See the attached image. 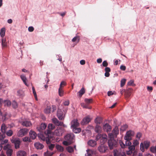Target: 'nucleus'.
Here are the masks:
<instances>
[{
    "mask_svg": "<svg viewBox=\"0 0 156 156\" xmlns=\"http://www.w3.org/2000/svg\"><path fill=\"white\" fill-rule=\"evenodd\" d=\"M45 133L46 134V136H44L43 134H38V136L43 140H45L47 144L50 143V141L53 140V136H51V131L49 130H47L45 131Z\"/></svg>",
    "mask_w": 156,
    "mask_h": 156,
    "instance_id": "1",
    "label": "nucleus"
},
{
    "mask_svg": "<svg viewBox=\"0 0 156 156\" xmlns=\"http://www.w3.org/2000/svg\"><path fill=\"white\" fill-rule=\"evenodd\" d=\"M74 136L73 134H68L66 135L65 137V141H64L63 144L65 145H68L73 143Z\"/></svg>",
    "mask_w": 156,
    "mask_h": 156,
    "instance_id": "2",
    "label": "nucleus"
},
{
    "mask_svg": "<svg viewBox=\"0 0 156 156\" xmlns=\"http://www.w3.org/2000/svg\"><path fill=\"white\" fill-rule=\"evenodd\" d=\"M150 141L148 140L144 141L143 143H141L140 145V148L141 151L144 152L145 151V148L147 149L150 146Z\"/></svg>",
    "mask_w": 156,
    "mask_h": 156,
    "instance_id": "3",
    "label": "nucleus"
},
{
    "mask_svg": "<svg viewBox=\"0 0 156 156\" xmlns=\"http://www.w3.org/2000/svg\"><path fill=\"white\" fill-rule=\"evenodd\" d=\"M7 128V127L5 124L3 123L1 126V130L2 133H0V138L3 139L5 137L6 131Z\"/></svg>",
    "mask_w": 156,
    "mask_h": 156,
    "instance_id": "4",
    "label": "nucleus"
},
{
    "mask_svg": "<svg viewBox=\"0 0 156 156\" xmlns=\"http://www.w3.org/2000/svg\"><path fill=\"white\" fill-rule=\"evenodd\" d=\"M98 149L100 153H105L108 150V146L104 144H101L99 145Z\"/></svg>",
    "mask_w": 156,
    "mask_h": 156,
    "instance_id": "5",
    "label": "nucleus"
},
{
    "mask_svg": "<svg viewBox=\"0 0 156 156\" xmlns=\"http://www.w3.org/2000/svg\"><path fill=\"white\" fill-rule=\"evenodd\" d=\"M28 130L27 128H23L20 129L17 135L19 137H22L26 135L28 133Z\"/></svg>",
    "mask_w": 156,
    "mask_h": 156,
    "instance_id": "6",
    "label": "nucleus"
},
{
    "mask_svg": "<svg viewBox=\"0 0 156 156\" xmlns=\"http://www.w3.org/2000/svg\"><path fill=\"white\" fill-rule=\"evenodd\" d=\"M108 144L110 149L111 150L113 149L114 147H116L117 143L114 139H110L108 140Z\"/></svg>",
    "mask_w": 156,
    "mask_h": 156,
    "instance_id": "7",
    "label": "nucleus"
},
{
    "mask_svg": "<svg viewBox=\"0 0 156 156\" xmlns=\"http://www.w3.org/2000/svg\"><path fill=\"white\" fill-rule=\"evenodd\" d=\"M11 141L12 143L14 144L16 149H17L20 147V141L19 139H16L12 137V139L11 140Z\"/></svg>",
    "mask_w": 156,
    "mask_h": 156,
    "instance_id": "8",
    "label": "nucleus"
},
{
    "mask_svg": "<svg viewBox=\"0 0 156 156\" xmlns=\"http://www.w3.org/2000/svg\"><path fill=\"white\" fill-rule=\"evenodd\" d=\"M134 135V132L132 130H129L126 133V135L124 136V139L125 140H131L132 137Z\"/></svg>",
    "mask_w": 156,
    "mask_h": 156,
    "instance_id": "9",
    "label": "nucleus"
},
{
    "mask_svg": "<svg viewBox=\"0 0 156 156\" xmlns=\"http://www.w3.org/2000/svg\"><path fill=\"white\" fill-rule=\"evenodd\" d=\"M57 116L58 119L61 120H63L65 118V115L60 109H58L57 112Z\"/></svg>",
    "mask_w": 156,
    "mask_h": 156,
    "instance_id": "10",
    "label": "nucleus"
},
{
    "mask_svg": "<svg viewBox=\"0 0 156 156\" xmlns=\"http://www.w3.org/2000/svg\"><path fill=\"white\" fill-rule=\"evenodd\" d=\"M64 132L63 129L62 127H58L55 131V134L57 136H60L62 135Z\"/></svg>",
    "mask_w": 156,
    "mask_h": 156,
    "instance_id": "11",
    "label": "nucleus"
},
{
    "mask_svg": "<svg viewBox=\"0 0 156 156\" xmlns=\"http://www.w3.org/2000/svg\"><path fill=\"white\" fill-rule=\"evenodd\" d=\"M132 92V89L131 88L128 89L125 92V98L127 100L131 96Z\"/></svg>",
    "mask_w": 156,
    "mask_h": 156,
    "instance_id": "12",
    "label": "nucleus"
},
{
    "mask_svg": "<svg viewBox=\"0 0 156 156\" xmlns=\"http://www.w3.org/2000/svg\"><path fill=\"white\" fill-rule=\"evenodd\" d=\"M47 126L46 124L41 123L39 126H38L37 128V130L40 133L43 132V131L44 130Z\"/></svg>",
    "mask_w": 156,
    "mask_h": 156,
    "instance_id": "13",
    "label": "nucleus"
},
{
    "mask_svg": "<svg viewBox=\"0 0 156 156\" xmlns=\"http://www.w3.org/2000/svg\"><path fill=\"white\" fill-rule=\"evenodd\" d=\"M103 129L105 131L108 132L111 130L112 127L108 124L106 123L103 125Z\"/></svg>",
    "mask_w": 156,
    "mask_h": 156,
    "instance_id": "14",
    "label": "nucleus"
},
{
    "mask_svg": "<svg viewBox=\"0 0 156 156\" xmlns=\"http://www.w3.org/2000/svg\"><path fill=\"white\" fill-rule=\"evenodd\" d=\"M90 121V118L88 116L86 117L83 119L81 122V124L82 125L87 124Z\"/></svg>",
    "mask_w": 156,
    "mask_h": 156,
    "instance_id": "15",
    "label": "nucleus"
},
{
    "mask_svg": "<svg viewBox=\"0 0 156 156\" xmlns=\"http://www.w3.org/2000/svg\"><path fill=\"white\" fill-rule=\"evenodd\" d=\"M87 143L89 146L92 147H94L97 145L96 141L92 140H89Z\"/></svg>",
    "mask_w": 156,
    "mask_h": 156,
    "instance_id": "16",
    "label": "nucleus"
},
{
    "mask_svg": "<svg viewBox=\"0 0 156 156\" xmlns=\"http://www.w3.org/2000/svg\"><path fill=\"white\" fill-rule=\"evenodd\" d=\"M114 156H125V154L123 153H121L116 149L114 150L113 151Z\"/></svg>",
    "mask_w": 156,
    "mask_h": 156,
    "instance_id": "17",
    "label": "nucleus"
},
{
    "mask_svg": "<svg viewBox=\"0 0 156 156\" xmlns=\"http://www.w3.org/2000/svg\"><path fill=\"white\" fill-rule=\"evenodd\" d=\"M52 121L53 123L56 126H62L63 124L62 122L59 121L58 119L56 118H53L52 119Z\"/></svg>",
    "mask_w": 156,
    "mask_h": 156,
    "instance_id": "18",
    "label": "nucleus"
},
{
    "mask_svg": "<svg viewBox=\"0 0 156 156\" xmlns=\"http://www.w3.org/2000/svg\"><path fill=\"white\" fill-rule=\"evenodd\" d=\"M30 138L32 139H34L37 136L36 133L34 131H30L29 132Z\"/></svg>",
    "mask_w": 156,
    "mask_h": 156,
    "instance_id": "19",
    "label": "nucleus"
},
{
    "mask_svg": "<svg viewBox=\"0 0 156 156\" xmlns=\"http://www.w3.org/2000/svg\"><path fill=\"white\" fill-rule=\"evenodd\" d=\"M71 126L73 128L77 127L78 126L79 123L77 122V120L76 119H74L71 122Z\"/></svg>",
    "mask_w": 156,
    "mask_h": 156,
    "instance_id": "20",
    "label": "nucleus"
},
{
    "mask_svg": "<svg viewBox=\"0 0 156 156\" xmlns=\"http://www.w3.org/2000/svg\"><path fill=\"white\" fill-rule=\"evenodd\" d=\"M35 147L37 149H42L44 147L43 145L39 143V142H37L34 144Z\"/></svg>",
    "mask_w": 156,
    "mask_h": 156,
    "instance_id": "21",
    "label": "nucleus"
},
{
    "mask_svg": "<svg viewBox=\"0 0 156 156\" xmlns=\"http://www.w3.org/2000/svg\"><path fill=\"white\" fill-rule=\"evenodd\" d=\"M22 125L24 126L27 127L31 125V123L29 121H25L22 122Z\"/></svg>",
    "mask_w": 156,
    "mask_h": 156,
    "instance_id": "22",
    "label": "nucleus"
},
{
    "mask_svg": "<svg viewBox=\"0 0 156 156\" xmlns=\"http://www.w3.org/2000/svg\"><path fill=\"white\" fill-rule=\"evenodd\" d=\"M17 156H26V152L23 151H20L17 153Z\"/></svg>",
    "mask_w": 156,
    "mask_h": 156,
    "instance_id": "23",
    "label": "nucleus"
},
{
    "mask_svg": "<svg viewBox=\"0 0 156 156\" xmlns=\"http://www.w3.org/2000/svg\"><path fill=\"white\" fill-rule=\"evenodd\" d=\"M112 133L116 137L117 135L119 134V129L118 126H115L112 130Z\"/></svg>",
    "mask_w": 156,
    "mask_h": 156,
    "instance_id": "24",
    "label": "nucleus"
},
{
    "mask_svg": "<svg viewBox=\"0 0 156 156\" xmlns=\"http://www.w3.org/2000/svg\"><path fill=\"white\" fill-rule=\"evenodd\" d=\"M94 130L97 133H100L101 131V128L100 126L97 125L95 127Z\"/></svg>",
    "mask_w": 156,
    "mask_h": 156,
    "instance_id": "25",
    "label": "nucleus"
},
{
    "mask_svg": "<svg viewBox=\"0 0 156 156\" xmlns=\"http://www.w3.org/2000/svg\"><path fill=\"white\" fill-rule=\"evenodd\" d=\"M85 91L84 87H82L80 90L78 92L79 96L80 98H81L82 95L85 93Z\"/></svg>",
    "mask_w": 156,
    "mask_h": 156,
    "instance_id": "26",
    "label": "nucleus"
},
{
    "mask_svg": "<svg viewBox=\"0 0 156 156\" xmlns=\"http://www.w3.org/2000/svg\"><path fill=\"white\" fill-rule=\"evenodd\" d=\"M5 27L2 28L0 30V35L2 38H4V36L5 35Z\"/></svg>",
    "mask_w": 156,
    "mask_h": 156,
    "instance_id": "27",
    "label": "nucleus"
},
{
    "mask_svg": "<svg viewBox=\"0 0 156 156\" xmlns=\"http://www.w3.org/2000/svg\"><path fill=\"white\" fill-rule=\"evenodd\" d=\"M2 45L3 48H5L7 46V42H6V39L5 38H2Z\"/></svg>",
    "mask_w": 156,
    "mask_h": 156,
    "instance_id": "28",
    "label": "nucleus"
},
{
    "mask_svg": "<svg viewBox=\"0 0 156 156\" xmlns=\"http://www.w3.org/2000/svg\"><path fill=\"white\" fill-rule=\"evenodd\" d=\"M80 40V37L79 36H76L74 37L72 40V41L74 42H76L77 43L79 42Z\"/></svg>",
    "mask_w": 156,
    "mask_h": 156,
    "instance_id": "29",
    "label": "nucleus"
},
{
    "mask_svg": "<svg viewBox=\"0 0 156 156\" xmlns=\"http://www.w3.org/2000/svg\"><path fill=\"white\" fill-rule=\"evenodd\" d=\"M20 77L25 84L27 86H28L27 83V79L26 76L24 75H21L20 76Z\"/></svg>",
    "mask_w": 156,
    "mask_h": 156,
    "instance_id": "30",
    "label": "nucleus"
},
{
    "mask_svg": "<svg viewBox=\"0 0 156 156\" xmlns=\"http://www.w3.org/2000/svg\"><path fill=\"white\" fill-rule=\"evenodd\" d=\"M87 153L85 154V156H92V154H93L94 151L90 149H88L87 150Z\"/></svg>",
    "mask_w": 156,
    "mask_h": 156,
    "instance_id": "31",
    "label": "nucleus"
},
{
    "mask_svg": "<svg viewBox=\"0 0 156 156\" xmlns=\"http://www.w3.org/2000/svg\"><path fill=\"white\" fill-rule=\"evenodd\" d=\"M52 140L50 141V143L47 144H48V147L49 150H52L55 147V145L54 144H51V142Z\"/></svg>",
    "mask_w": 156,
    "mask_h": 156,
    "instance_id": "32",
    "label": "nucleus"
},
{
    "mask_svg": "<svg viewBox=\"0 0 156 156\" xmlns=\"http://www.w3.org/2000/svg\"><path fill=\"white\" fill-rule=\"evenodd\" d=\"M73 130L75 133H80L81 131V129L80 128H78L77 127L73 128Z\"/></svg>",
    "mask_w": 156,
    "mask_h": 156,
    "instance_id": "33",
    "label": "nucleus"
},
{
    "mask_svg": "<svg viewBox=\"0 0 156 156\" xmlns=\"http://www.w3.org/2000/svg\"><path fill=\"white\" fill-rule=\"evenodd\" d=\"M84 101L88 105L92 103L93 100L91 98H85L84 99Z\"/></svg>",
    "mask_w": 156,
    "mask_h": 156,
    "instance_id": "34",
    "label": "nucleus"
},
{
    "mask_svg": "<svg viewBox=\"0 0 156 156\" xmlns=\"http://www.w3.org/2000/svg\"><path fill=\"white\" fill-rule=\"evenodd\" d=\"M58 94L61 97H62L63 95L64 91L63 90V88L59 87L58 89Z\"/></svg>",
    "mask_w": 156,
    "mask_h": 156,
    "instance_id": "35",
    "label": "nucleus"
},
{
    "mask_svg": "<svg viewBox=\"0 0 156 156\" xmlns=\"http://www.w3.org/2000/svg\"><path fill=\"white\" fill-rule=\"evenodd\" d=\"M81 106L83 108H88L89 109H91V107L89 106L86 103L85 104L84 103H81Z\"/></svg>",
    "mask_w": 156,
    "mask_h": 156,
    "instance_id": "36",
    "label": "nucleus"
},
{
    "mask_svg": "<svg viewBox=\"0 0 156 156\" xmlns=\"http://www.w3.org/2000/svg\"><path fill=\"white\" fill-rule=\"evenodd\" d=\"M11 147L10 144H7L5 146L3 147V149L4 150L7 151L8 149H12Z\"/></svg>",
    "mask_w": 156,
    "mask_h": 156,
    "instance_id": "37",
    "label": "nucleus"
},
{
    "mask_svg": "<svg viewBox=\"0 0 156 156\" xmlns=\"http://www.w3.org/2000/svg\"><path fill=\"white\" fill-rule=\"evenodd\" d=\"M13 152L12 149H8L6 151V154L7 156H11Z\"/></svg>",
    "mask_w": 156,
    "mask_h": 156,
    "instance_id": "38",
    "label": "nucleus"
},
{
    "mask_svg": "<svg viewBox=\"0 0 156 156\" xmlns=\"http://www.w3.org/2000/svg\"><path fill=\"white\" fill-rule=\"evenodd\" d=\"M5 134L8 136H11L13 135V132L12 130L10 129L6 132Z\"/></svg>",
    "mask_w": 156,
    "mask_h": 156,
    "instance_id": "39",
    "label": "nucleus"
},
{
    "mask_svg": "<svg viewBox=\"0 0 156 156\" xmlns=\"http://www.w3.org/2000/svg\"><path fill=\"white\" fill-rule=\"evenodd\" d=\"M67 151L69 153H71L74 151L73 147L71 146H68L66 148Z\"/></svg>",
    "mask_w": 156,
    "mask_h": 156,
    "instance_id": "40",
    "label": "nucleus"
},
{
    "mask_svg": "<svg viewBox=\"0 0 156 156\" xmlns=\"http://www.w3.org/2000/svg\"><path fill=\"white\" fill-rule=\"evenodd\" d=\"M95 122L97 124H100L101 122V119L100 117H97L95 120Z\"/></svg>",
    "mask_w": 156,
    "mask_h": 156,
    "instance_id": "41",
    "label": "nucleus"
},
{
    "mask_svg": "<svg viewBox=\"0 0 156 156\" xmlns=\"http://www.w3.org/2000/svg\"><path fill=\"white\" fill-rule=\"evenodd\" d=\"M51 108L50 107H47L44 110V112L46 114H49L51 112Z\"/></svg>",
    "mask_w": 156,
    "mask_h": 156,
    "instance_id": "42",
    "label": "nucleus"
},
{
    "mask_svg": "<svg viewBox=\"0 0 156 156\" xmlns=\"http://www.w3.org/2000/svg\"><path fill=\"white\" fill-rule=\"evenodd\" d=\"M128 126L127 125L125 124L122 126L120 128V130L121 131H123L125 130L127 128Z\"/></svg>",
    "mask_w": 156,
    "mask_h": 156,
    "instance_id": "43",
    "label": "nucleus"
},
{
    "mask_svg": "<svg viewBox=\"0 0 156 156\" xmlns=\"http://www.w3.org/2000/svg\"><path fill=\"white\" fill-rule=\"evenodd\" d=\"M48 130H50L51 131V130H52L54 129L55 126L52 124H50L48 125Z\"/></svg>",
    "mask_w": 156,
    "mask_h": 156,
    "instance_id": "44",
    "label": "nucleus"
},
{
    "mask_svg": "<svg viewBox=\"0 0 156 156\" xmlns=\"http://www.w3.org/2000/svg\"><path fill=\"white\" fill-rule=\"evenodd\" d=\"M12 105L13 108H16L18 107V104L15 101H12Z\"/></svg>",
    "mask_w": 156,
    "mask_h": 156,
    "instance_id": "45",
    "label": "nucleus"
},
{
    "mask_svg": "<svg viewBox=\"0 0 156 156\" xmlns=\"http://www.w3.org/2000/svg\"><path fill=\"white\" fill-rule=\"evenodd\" d=\"M32 90H33V93L34 94V97H35L36 100H37V94H36V92L35 91V88H34V87H32Z\"/></svg>",
    "mask_w": 156,
    "mask_h": 156,
    "instance_id": "46",
    "label": "nucleus"
},
{
    "mask_svg": "<svg viewBox=\"0 0 156 156\" xmlns=\"http://www.w3.org/2000/svg\"><path fill=\"white\" fill-rule=\"evenodd\" d=\"M17 94L20 96H23L24 95V93L23 90H19L17 91Z\"/></svg>",
    "mask_w": 156,
    "mask_h": 156,
    "instance_id": "47",
    "label": "nucleus"
},
{
    "mask_svg": "<svg viewBox=\"0 0 156 156\" xmlns=\"http://www.w3.org/2000/svg\"><path fill=\"white\" fill-rule=\"evenodd\" d=\"M53 154V153L47 151L44 153V156H51Z\"/></svg>",
    "mask_w": 156,
    "mask_h": 156,
    "instance_id": "48",
    "label": "nucleus"
},
{
    "mask_svg": "<svg viewBox=\"0 0 156 156\" xmlns=\"http://www.w3.org/2000/svg\"><path fill=\"white\" fill-rule=\"evenodd\" d=\"M56 148L57 149L60 151H63V148L59 145H57L56 146Z\"/></svg>",
    "mask_w": 156,
    "mask_h": 156,
    "instance_id": "49",
    "label": "nucleus"
},
{
    "mask_svg": "<svg viewBox=\"0 0 156 156\" xmlns=\"http://www.w3.org/2000/svg\"><path fill=\"white\" fill-rule=\"evenodd\" d=\"M5 105H7V106H10L11 105V102L9 100H5L4 101Z\"/></svg>",
    "mask_w": 156,
    "mask_h": 156,
    "instance_id": "50",
    "label": "nucleus"
},
{
    "mask_svg": "<svg viewBox=\"0 0 156 156\" xmlns=\"http://www.w3.org/2000/svg\"><path fill=\"white\" fill-rule=\"evenodd\" d=\"M126 81V80L125 79H123L121 80V87H123L125 84Z\"/></svg>",
    "mask_w": 156,
    "mask_h": 156,
    "instance_id": "51",
    "label": "nucleus"
},
{
    "mask_svg": "<svg viewBox=\"0 0 156 156\" xmlns=\"http://www.w3.org/2000/svg\"><path fill=\"white\" fill-rule=\"evenodd\" d=\"M66 84V83L64 81H62L60 83V87L63 88V87Z\"/></svg>",
    "mask_w": 156,
    "mask_h": 156,
    "instance_id": "52",
    "label": "nucleus"
},
{
    "mask_svg": "<svg viewBox=\"0 0 156 156\" xmlns=\"http://www.w3.org/2000/svg\"><path fill=\"white\" fill-rule=\"evenodd\" d=\"M150 150L152 153H156V146L155 147H151L150 148Z\"/></svg>",
    "mask_w": 156,
    "mask_h": 156,
    "instance_id": "53",
    "label": "nucleus"
},
{
    "mask_svg": "<svg viewBox=\"0 0 156 156\" xmlns=\"http://www.w3.org/2000/svg\"><path fill=\"white\" fill-rule=\"evenodd\" d=\"M23 141L27 142L28 141L30 142L31 141L30 140V138H29L28 137H25L23 139Z\"/></svg>",
    "mask_w": 156,
    "mask_h": 156,
    "instance_id": "54",
    "label": "nucleus"
},
{
    "mask_svg": "<svg viewBox=\"0 0 156 156\" xmlns=\"http://www.w3.org/2000/svg\"><path fill=\"white\" fill-rule=\"evenodd\" d=\"M119 143L121 147L123 148H125L126 146V144H124L122 141H119Z\"/></svg>",
    "mask_w": 156,
    "mask_h": 156,
    "instance_id": "55",
    "label": "nucleus"
},
{
    "mask_svg": "<svg viewBox=\"0 0 156 156\" xmlns=\"http://www.w3.org/2000/svg\"><path fill=\"white\" fill-rule=\"evenodd\" d=\"M126 141L125 143V144L126 146H129L131 144V143L130 142V140H126Z\"/></svg>",
    "mask_w": 156,
    "mask_h": 156,
    "instance_id": "56",
    "label": "nucleus"
},
{
    "mask_svg": "<svg viewBox=\"0 0 156 156\" xmlns=\"http://www.w3.org/2000/svg\"><path fill=\"white\" fill-rule=\"evenodd\" d=\"M139 144V141L137 140H135L133 141V145L134 146H137Z\"/></svg>",
    "mask_w": 156,
    "mask_h": 156,
    "instance_id": "57",
    "label": "nucleus"
},
{
    "mask_svg": "<svg viewBox=\"0 0 156 156\" xmlns=\"http://www.w3.org/2000/svg\"><path fill=\"white\" fill-rule=\"evenodd\" d=\"M142 136V134L140 132H138L137 133L136 137L138 138L139 140H140Z\"/></svg>",
    "mask_w": 156,
    "mask_h": 156,
    "instance_id": "58",
    "label": "nucleus"
},
{
    "mask_svg": "<svg viewBox=\"0 0 156 156\" xmlns=\"http://www.w3.org/2000/svg\"><path fill=\"white\" fill-rule=\"evenodd\" d=\"M109 137L110 138V139H114V137H115V135L113 134V133H109L108 134Z\"/></svg>",
    "mask_w": 156,
    "mask_h": 156,
    "instance_id": "59",
    "label": "nucleus"
},
{
    "mask_svg": "<svg viewBox=\"0 0 156 156\" xmlns=\"http://www.w3.org/2000/svg\"><path fill=\"white\" fill-rule=\"evenodd\" d=\"M102 65L103 66L106 67L108 65V63L106 61H104L102 63Z\"/></svg>",
    "mask_w": 156,
    "mask_h": 156,
    "instance_id": "60",
    "label": "nucleus"
},
{
    "mask_svg": "<svg viewBox=\"0 0 156 156\" xmlns=\"http://www.w3.org/2000/svg\"><path fill=\"white\" fill-rule=\"evenodd\" d=\"M34 28L32 26L29 27L28 28V31L30 32H33L34 30Z\"/></svg>",
    "mask_w": 156,
    "mask_h": 156,
    "instance_id": "61",
    "label": "nucleus"
},
{
    "mask_svg": "<svg viewBox=\"0 0 156 156\" xmlns=\"http://www.w3.org/2000/svg\"><path fill=\"white\" fill-rule=\"evenodd\" d=\"M64 105L65 106H68L69 104V101L67 100L63 103Z\"/></svg>",
    "mask_w": 156,
    "mask_h": 156,
    "instance_id": "62",
    "label": "nucleus"
},
{
    "mask_svg": "<svg viewBox=\"0 0 156 156\" xmlns=\"http://www.w3.org/2000/svg\"><path fill=\"white\" fill-rule=\"evenodd\" d=\"M101 134L98 133L96 136V139L97 140H98L101 137Z\"/></svg>",
    "mask_w": 156,
    "mask_h": 156,
    "instance_id": "63",
    "label": "nucleus"
},
{
    "mask_svg": "<svg viewBox=\"0 0 156 156\" xmlns=\"http://www.w3.org/2000/svg\"><path fill=\"white\" fill-rule=\"evenodd\" d=\"M134 83V81L131 80L127 84L129 86L133 85Z\"/></svg>",
    "mask_w": 156,
    "mask_h": 156,
    "instance_id": "64",
    "label": "nucleus"
}]
</instances>
